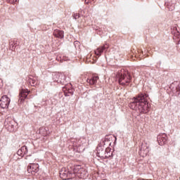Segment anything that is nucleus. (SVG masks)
Here are the masks:
<instances>
[{
  "instance_id": "aec40b11",
  "label": "nucleus",
  "mask_w": 180,
  "mask_h": 180,
  "mask_svg": "<svg viewBox=\"0 0 180 180\" xmlns=\"http://www.w3.org/2000/svg\"><path fill=\"white\" fill-rule=\"evenodd\" d=\"M72 17H73L75 20H77V19L79 18V15L78 13H74V14L72 15Z\"/></svg>"
},
{
  "instance_id": "f8f14e48",
  "label": "nucleus",
  "mask_w": 180,
  "mask_h": 180,
  "mask_svg": "<svg viewBox=\"0 0 180 180\" xmlns=\"http://www.w3.org/2000/svg\"><path fill=\"white\" fill-rule=\"evenodd\" d=\"M108 49H109V45H108V44H105V45H103L102 46H99L95 51V54H96V56H102V53H103V51H106V50Z\"/></svg>"
},
{
  "instance_id": "20e7f679",
  "label": "nucleus",
  "mask_w": 180,
  "mask_h": 180,
  "mask_svg": "<svg viewBox=\"0 0 180 180\" xmlns=\"http://www.w3.org/2000/svg\"><path fill=\"white\" fill-rule=\"evenodd\" d=\"M11 103V98L8 96H3L0 100V108L1 109H8Z\"/></svg>"
},
{
  "instance_id": "423d86ee",
  "label": "nucleus",
  "mask_w": 180,
  "mask_h": 180,
  "mask_svg": "<svg viewBox=\"0 0 180 180\" xmlns=\"http://www.w3.org/2000/svg\"><path fill=\"white\" fill-rule=\"evenodd\" d=\"M74 174H78L80 175L81 178H84L88 175V172H86L84 168L81 167V165H77L73 169Z\"/></svg>"
},
{
  "instance_id": "39448f33",
  "label": "nucleus",
  "mask_w": 180,
  "mask_h": 180,
  "mask_svg": "<svg viewBox=\"0 0 180 180\" xmlns=\"http://www.w3.org/2000/svg\"><path fill=\"white\" fill-rule=\"evenodd\" d=\"M148 146L147 145V143L143 142L141 143V146H140V150L139 152V154L141 157H147V155L148 154Z\"/></svg>"
},
{
  "instance_id": "6e6552de",
  "label": "nucleus",
  "mask_w": 180,
  "mask_h": 180,
  "mask_svg": "<svg viewBox=\"0 0 180 180\" xmlns=\"http://www.w3.org/2000/svg\"><path fill=\"white\" fill-rule=\"evenodd\" d=\"M30 93V91L27 89H21L19 94L18 102H20V103H22L23 101H25L26 98H27V95H29Z\"/></svg>"
},
{
  "instance_id": "7ed1b4c3",
  "label": "nucleus",
  "mask_w": 180,
  "mask_h": 180,
  "mask_svg": "<svg viewBox=\"0 0 180 180\" xmlns=\"http://www.w3.org/2000/svg\"><path fill=\"white\" fill-rule=\"evenodd\" d=\"M60 176L63 180H68V179H72L75 175H73L72 173L68 171V169L63 167L61 169V170L59 172Z\"/></svg>"
},
{
  "instance_id": "0eeeda50",
  "label": "nucleus",
  "mask_w": 180,
  "mask_h": 180,
  "mask_svg": "<svg viewBox=\"0 0 180 180\" xmlns=\"http://www.w3.org/2000/svg\"><path fill=\"white\" fill-rule=\"evenodd\" d=\"M39 164L30 163L27 167L29 174H32V175L36 174V172H39Z\"/></svg>"
},
{
  "instance_id": "4be33fe9",
  "label": "nucleus",
  "mask_w": 180,
  "mask_h": 180,
  "mask_svg": "<svg viewBox=\"0 0 180 180\" xmlns=\"http://www.w3.org/2000/svg\"><path fill=\"white\" fill-rule=\"evenodd\" d=\"M168 9H169V11H174V9H175V6L173 5L170 7H168Z\"/></svg>"
},
{
  "instance_id": "f3484780",
  "label": "nucleus",
  "mask_w": 180,
  "mask_h": 180,
  "mask_svg": "<svg viewBox=\"0 0 180 180\" xmlns=\"http://www.w3.org/2000/svg\"><path fill=\"white\" fill-rule=\"evenodd\" d=\"M29 82H30V85H32V86H34V85H36L37 84L36 82V79L32 78V76L30 77Z\"/></svg>"
},
{
  "instance_id": "393cba45",
  "label": "nucleus",
  "mask_w": 180,
  "mask_h": 180,
  "mask_svg": "<svg viewBox=\"0 0 180 180\" xmlns=\"http://www.w3.org/2000/svg\"><path fill=\"white\" fill-rule=\"evenodd\" d=\"M85 4H89V1H86V0H85Z\"/></svg>"
},
{
  "instance_id": "b1692460",
  "label": "nucleus",
  "mask_w": 180,
  "mask_h": 180,
  "mask_svg": "<svg viewBox=\"0 0 180 180\" xmlns=\"http://www.w3.org/2000/svg\"><path fill=\"white\" fill-rule=\"evenodd\" d=\"M94 101H96V99H98V96H94Z\"/></svg>"
},
{
  "instance_id": "1a4fd4ad",
  "label": "nucleus",
  "mask_w": 180,
  "mask_h": 180,
  "mask_svg": "<svg viewBox=\"0 0 180 180\" xmlns=\"http://www.w3.org/2000/svg\"><path fill=\"white\" fill-rule=\"evenodd\" d=\"M106 151V148L105 146H98L97 147V157H99V158H101L102 160H105V153Z\"/></svg>"
},
{
  "instance_id": "4468645a",
  "label": "nucleus",
  "mask_w": 180,
  "mask_h": 180,
  "mask_svg": "<svg viewBox=\"0 0 180 180\" xmlns=\"http://www.w3.org/2000/svg\"><path fill=\"white\" fill-rule=\"evenodd\" d=\"M98 79H99V77L98 76H93L90 79H86L87 84H89L90 85H95L96 82H98Z\"/></svg>"
},
{
  "instance_id": "a211bd4d",
  "label": "nucleus",
  "mask_w": 180,
  "mask_h": 180,
  "mask_svg": "<svg viewBox=\"0 0 180 180\" xmlns=\"http://www.w3.org/2000/svg\"><path fill=\"white\" fill-rule=\"evenodd\" d=\"M22 152V154L25 155V154H27V146H22L20 149Z\"/></svg>"
},
{
  "instance_id": "dca6fc26",
  "label": "nucleus",
  "mask_w": 180,
  "mask_h": 180,
  "mask_svg": "<svg viewBox=\"0 0 180 180\" xmlns=\"http://www.w3.org/2000/svg\"><path fill=\"white\" fill-rule=\"evenodd\" d=\"M112 153H110V148H105V152L104 154V160H106L108 158H110V157H111Z\"/></svg>"
},
{
  "instance_id": "a878e982",
  "label": "nucleus",
  "mask_w": 180,
  "mask_h": 180,
  "mask_svg": "<svg viewBox=\"0 0 180 180\" xmlns=\"http://www.w3.org/2000/svg\"><path fill=\"white\" fill-rule=\"evenodd\" d=\"M70 95H73V93H72V92H71V91L70 92Z\"/></svg>"
},
{
  "instance_id": "5701e85b",
  "label": "nucleus",
  "mask_w": 180,
  "mask_h": 180,
  "mask_svg": "<svg viewBox=\"0 0 180 180\" xmlns=\"http://www.w3.org/2000/svg\"><path fill=\"white\" fill-rule=\"evenodd\" d=\"M2 85H3L2 79H0V88H1Z\"/></svg>"
},
{
  "instance_id": "f257e3e1",
  "label": "nucleus",
  "mask_w": 180,
  "mask_h": 180,
  "mask_svg": "<svg viewBox=\"0 0 180 180\" xmlns=\"http://www.w3.org/2000/svg\"><path fill=\"white\" fill-rule=\"evenodd\" d=\"M148 95L146 94H140L134 97L129 103V108L136 110L139 115L141 113H148L150 110L148 101H147Z\"/></svg>"
},
{
  "instance_id": "bb28decb",
  "label": "nucleus",
  "mask_w": 180,
  "mask_h": 180,
  "mask_svg": "<svg viewBox=\"0 0 180 180\" xmlns=\"http://www.w3.org/2000/svg\"><path fill=\"white\" fill-rule=\"evenodd\" d=\"M75 43L77 44V43H78V41H75Z\"/></svg>"
},
{
  "instance_id": "412c9836",
  "label": "nucleus",
  "mask_w": 180,
  "mask_h": 180,
  "mask_svg": "<svg viewBox=\"0 0 180 180\" xmlns=\"http://www.w3.org/2000/svg\"><path fill=\"white\" fill-rule=\"evenodd\" d=\"M176 92H177V95H179L180 94V85H178L176 87Z\"/></svg>"
},
{
  "instance_id": "ddd939ff",
  "label": "nucleus",
  "mask_w": 180,
  "mask_h": 180,
  "mask_svg": "<svg viewBox=\"0 0 180 180\" xmlns=\"http://www.w3.org/2000/svg\"><path fill=\"white\" fill-rule=\"evenodd\" d=\"M53 36L58 39H64V31L60 30H55L53 31Z\"/></svg>"
},
{
  "instance_id": "2eb2a0df",
  "label": "nucleus",
  "mask_w": 180,
  "mask_h": 180,
  "mask_svg": "<svg viewBox=\"0 0 180 180\" xmlns=\"http://www.w3.org/2000/svg\"><path fill=\"white\" fill-rule=\"evenodd\" d=\"M39 134H41L44 137H46V136L49 134V132L47 131V129H46V127H44L39 128Z\"/></svg>"
},
{
  "instance_id": "9b49d317",
  "label": "nucleus",
  "mask_w": 180,
  "mask_h": 180,
  "mask_svg": "<svg viewBox=\"0 0 180 180\" xmlns=\"http://www.w3.org/2000/svg\"><path fill=\"white\" fill-rule=\"evenodd\" d=\"M167 134H160L157 137V140L159 146H164V144L167 143Z\"/></svg>"
},
{
  "instance_id": "6ab92c4d",
  "label": "nucleus",
  "mask_w": 180,
  "mask_h": 180,
  "mask_svg": "<svg viewBox=\"0 0 180 180\" xmlns=\"http://www.w3.org/2000/svg\"><path fill=\"white\" fill-rule=\"evenodd\" d=\"M18 155H20V157H23L25 155L22 153V150L19 149L17 152Z\"/></svg>"
},
{
  "instance_id": "9d476101",
  "label": "nucleus",
  "mask_w": 180,
  "mask_h": 180,
  "mask_svg": "<svg viewBox=\"0 0 180 180\" xmlns=\"http://www.w3.org/2000/svg\"><path fill=\"white\" fill-rule=\"evenodd\" d=\"M53 79H54V81L58 82V84H65V75H64L61 73H58L54 75Z\"/></svg>"
},
{
  "instance_id": "f03ea898",
  "label": "nucleus",
  "mask_w": 180,
  "mask_h": 180,
  "mask_svg": "<svg viewBox=\"0 0 180 180\" xmlns=\"http://www.w3.org/2000/svg\"><path fill=\"white\" fill-rule=\"evenodd\" d=\"M118 78V82L120 85H122V86H126L131 82V75H130L129 71H123L121 73H119Z\"/></svg>"
}]
</instances>
